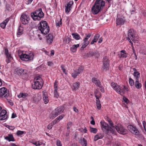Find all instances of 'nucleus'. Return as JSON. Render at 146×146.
I'll return each mask as SVG.
<instances>
[{
	"label": "nucleus",
	"mask_w": 146,
	"mask_h": 146,
	"mask_svg": "<svg viewBox=\"0 0 146 146\" xmlns=\"http://www.w3.org/2000/svg\"><path fill=\"white\" fill-rule=\"evenodd\" d=\"M53 40V36L50 34H49L46 37V41L47 43L50 44L52 42Z\"/></svg>",
	"instance_id": "obj_23"
},
{
	"label": "nucleus",
	"mask_w": 146,
	"mask_h": 146,
	"mask_svg": "<svg viewBox=\"0 0 146 146\" xmlns=\"http://www.w3.org/2000/svg\"><path fill=\"white\" fill-rule=\"evenodd\" d=\"M64 116V114H62L59 117H58L56 118V120L59 121L60 120L62 119L63 117Z\"/></svg>",
	"instance_id": "obj_44"
},
{
	"label": "nucleus",
	"mask_w": 146,
	"mask_h": 146,
	"mask_svg": "<svg viewBox=\"0 0 146 146\" xmlns=\"http://www.w3.org/2000/svg\"><path fill=\"white\" fill-rule=\"evenodd\" d=\"M28 96V94L26 93H20L19 95L18 96V97L19 98H26Z\"/></svg>",
	"instance_id": "obj_38"
},
{
	"label": "nucleus",
	"mask_w": 146,
	"mask_h": 146,
	"mask_svg": "<svg viewBox=\"0 0 146 146\" xmlns=\"http://www.w3.org/2000/svg\"><path fill=\"white\" fill-rule=\"evenodd\" d=\"M7 89L5 87H3L0 89V98L5 97L7 98L9 96V94L7 93Z\"/></svg>",
	"instance_id": "obj_13"
},
{
	"label": "nucleus",
	"mask_w": 146,
	"mask_h": 146,
	"mask_svg": "<svg viewBox=\"0 0 146 146\" xmlns=\"http://www.w3.org/2000/svg\"><path fill=\"white\" fill-rule=\"evenodd\" d=\"M111 86L119 94L121 95V93L123 94L124 93V91L121 89L120 86L118 85L117 83L113 82L111 84Z\"/></svg>",
	"instance_id": "obj_9"
},
{
	"label": "nucleus",
	"mask_w": 146,
	"mask_h": 146,
	"mask_svg": "<svg viewBox=\"0 0 146 146\" xmlns=\"http://www.w3.org/2000/svg\"><path fill=\"white\" fill-rule=\"evenodd\" d=\"M26 133L24 131H21L20 130L18 131L17 132V134L18 136H22L24 133Z\"/></svg>",
	"instance_id": "obj_41"
},
{
	"label": "nucleus",
	"mask_w": 146,
	"mask_h": 146,
	"mask_svg": "<svg viewBox=\"0 0 146 146\" xmlns=\"http://www.w3.org/2000/svg\"><path fill=\"white\" fill-rule=\"evenodd\" d=\"M84 44L82 45L81 48V49L82 50H83L84 48H85L89 44L87 42H84Z\"/></svg>",
	"instance_id": "obj_45"
},
{
	"label": "nucleus",
	"mask_w": 146,
	"mask_h": 146,
	"mask_svg": "<svg viewBox=\"0 0 146 146\" xmlns=\"http://www.w3.org/2000/svg\"><path fill=\"white\" fill-rule=\"evenodd\" d=\"M100 37V35L98 34H96L94 36V38L93 40L96 42L98 40V39Z\"/></svg>",
	"instance_id": "obj_43"
},
{
	"label": "nucleus",
	"mask_w": 146,
	"mask_h": 146,
	"mask_svg": "<svg viewBox=\"0 0 146 146\" xmlns=\"http://www.w3.org/2000/svg\"><path fill=\"white\" fill-rule=\"evenodd\" d=\"M100 88V90L102 92H104V88L100 86V87H99Z\"/></svg>",
	"instance_id": "obj_63"
},
{
	"label": "nucleus",
	"mask_w": 146,
	"mask_h": 146,
	"mask_svg": "<svg viewBox=\"0 0 146 146\" xmlns=\"http://www.w3.org/2000/svg\"><path fill=\"white\" fill-rule=\"evenodd\" d=\"M7 111L5 110H1L0 113V120H3L6 119L8 118Z\"/></svg>",
	"instance_id": "obj_17"
},
{
	"label": "nucleus",
	"mask_w": 146,
	"mask_h": 146,
	"mask_svg": "<svg viewBox=\"0 0 146 146\" xmlns=\"http://www.w3.org/2000/svg\"><path fill=\"white\" fill-rule=\"evenodd\" d=\"M58 121H58L57 120H56V119L55 120L53 121H52V123H51L53 125L54 124H56L57 122H58Z\"/></svg>",
	"instance_id": "obj_61"
},
{
	"label": "nucleus",
	"mask_w": 146,
	"mask_h": 146,
	"mask_svg": "<svg viewBox=\"0 0 146 146\" xmlns=\"http://www.w3.org/2000/svg\"><path fill=\"white\" fill-rule=\"evenodd\" d=\"M47 64L48 66L50 67H52L54 65L53 63L51 61H48L47 62Z\"/></svg>",
	"instance_id": "obj_54"
},
{
	"label": "nucleus",
	"mask_w": 146,
	"mask_h": 146,
	"mask_svg": "<svg viewBox=\"0 0 146 146\" xmlns=\"http://www.w3.org/2000/svg\"><path fill=\"white\" fill-rule=\"evenodd\" d=\"M105 2L103 0H96L92 8V12L94 15L99 13L105 6Z\"/></svg>",
	"instance_id": "obj_1"
},
{
	"label": "nucleus",
	"mask_w": 146,
	"mask_h": 146,
	"mask_svg": "<svg viewBox=\"0 0 146 146\" xmlns=\"http://www.w3.org/2000/svg\"><path fill=\"white\" fill-rule=\"evenodd\" d=\"M23 33V30L21 27H19L18 29V31L17 33V36L18 37H19Z\"/></svg>",
	"instance_id": "obj_32"
},
{
	"label": "nucleus",
	"mask_w": 146,
	"mask_h": 146,
	"mask_svg": "<svg viewBox=\"0 0 146 146\" xmlns=\"http://www.w3.org/2000/svg\"><path fill=\"white\" fill-rule=\"evenodd\" d=\"M127 39L132 45L133 44V43L131 42V40L135 42L137 41V38L135 36V33L134 30L133 29H131L129 30L127 33Z\"/></svg>",
	"instance_id": "obj_4"
},
{
	"label": "nucleus",
	"mask_w": 146,
	"mask_h": 146,
	"mask_svg": "<svg viewBox=\"0 0 146 146\" xmlns=\"http://www.w3.org/2000/svg\"><path fill=\"white\" fill-rule=\"evenodd\" d=\"M9 21V19H7L4 21H3L0 24V26L3 29H4L5 28L6 25L8 22Z\"/></svg>",
	"instance_id": "obj_30"
},
{
	"label": "nucleus",
	"mask_w": 146,
	"mask_h": 146,
	"mask_svg": "<svg viewBox=\"0 0 146 146\" xmlns=\"http://www.w3.org/2000/svg\"><path fill=\"white\" fill-rule=\"evenodd\" d=\"M125 21V19L123 17L117 18L116 20V24L117 25H122L124 24Z\"/></svg>",
	"instance_id": "obj_18"
},
{
	"label": "nucleus",
	"mask_w": 146,
	"mask_h": 146,
	"mask_svg": "<svg viewBox=\"0 0 146 146\" xmlns=\"http://www.w3.org/2000/svg\"><path fill=\"white\" fill-rule=\"evenodd\" d=\"M97 129L96 128H93L91 127H90L89 131L91 133H96L97 131Z\"/></svg>",
	"instance_id": "obj_39"
},
{
	"label": "nucleus",
	"mask_w": 146,
	"mask_h": 146,
	"mask_svg": "<svg viewBox=\"0 0 146 146\" xmlns=\"http://www.w3.org/2000/svg\"><path fill=\"white\" fill-rule=\"evenodd\" d=\"M57 83L58 82L56 81H55L54 85V90H58Z\"/></svg>",
	"instance_id": "obj_47"
},
{
	"label": "nucleus",
	"mask_w": 146,
	"mask_h": 146,
	"mask_svg": "<svg viewBox=\"0 0 146 146\" xmlns=\"http://www.w3.org/2000/svg\"><path fill=\"white\" fill-rule=\"evenodd\" d=\"M7 127L9 129L12 130H13L15 129V127H14L8 125Z\"/></svg>",
	"instance_id": "obj_62"
},
{
	"label": "nucleus",
	"mask_w": 146,
	"mask_h": 146,
	"mask_svg": "<svg viewBox=\"0 0 146 146\" xmlns=\"http://www.w3.org/2000/svg\"><path fill=\"white\" fill-rule=\"evenodd\" d=\"M5 139L8 140L9 142L15 141L14 137L12 134H8L7 136L5 137Z\"/></svg>",
	"instance_id": "obj_24"
},
{
	"label": "nucleus",
	"mask_w": 146,
	"mask_h": 146,
	"mask_svg": "<svg viewBox=\"0 0 146 146\" xmlns=\"http://www.w3.org/2000/svg\"><path fill=\"white\" fill-rule=\"evenodd\" d=\"M38 29L42 34L46 35L49 33L50 31L49 27L46 21H41L38 24Z\"/></svg>",
	"instance_id": "obj_2"
},
{
	"label": "nucleus",
	"mask_w": 146,
	"mask_h": 146,
	"mask_svg": "<svg viewBox=\"0 0 146 146\" xmlns=\"http://www.w3.org/2000/svg\"><path fill=\"white\" fill-rule=\"evenodd\" d=\"M5 52L4 53V54L6 55V56H7V55H8L10 54H10L9 53L8 50L7 49L5 48Z\"/></svg>",
	"instance_id": "obj_52"
},
{
	"label": "nucleus",
	"mask_w": 146,
	"mask_h": 146,
	"mask_svg": "<svg viewBox=\"0 0 146 146\" xmlns=\"http://www.w3.org/2000/svg\"><path fill=\"white\" fill-rule=\"evenodd\" d=\"M16 73L19 75H25L26 74L27 70L25 69L18 68L16 70Z\"/></svg>",
	"instance_id": "obj_15"
},
{
	"label": "nucleus",
	"mask_w": 146,
	"mask_h": 146,
	"mask_svg": "<svg viewBox=\"0 0 146 146\" xmlns=\"http://www.w3.org/2000/svg\"><path fill=\"white\" fill-rule=\"evenodd\" d=\"M43 83H40L38 81H35L34 84H33L32 87L33 88L35 89H40L43 86Z\"/></svg>",
	"instance_id": "obj_16"
},
{
	"label": "nucleus",
	"mask_w": 146,
	"mask_h": 146,
	"mask_svg": "<svg viewBox=\"0 0 146 146\" xmlns=\"http://www.w3.org/2000/svg\"><path fill=\"white\" fill-rule=\"evenodd\" d=\"M100 124L103 131L107 133L109 132V127L108 124L103 120L101 121Z\"/></svg>",
	"instance_id": "obj_12"
},
{
	"label": "nucleus",
	"mask_w": 146,
	"mask_h": 146,
	"mask_svg": "<svg viewBox=\"0 0 146 146\" xmlns=\"http://www.w3.org/2000/svg\"><path fill=\"white\" fill-rule=\"evenodd\" d=\"M56 145L57 146H62L61 142L59 140H58L57 141Z\"/></svg>",
	"instance_id": "obj_57"
},
{
	"label": "nucleus",
	"mask_w": 146,
	"mask_h": 146,
	"mask_svg": "<svg viewBox=\"0 0 146 146\" xmlns=\"http://www.w3.org/2000/svg\"><path fill=\"white\" fill-rule=\"evenodd\" d=\"M123 101L126 104H128L129 102V100L127 98L123 96Z\"/></svg>",
	"instance_id": "obj_49"
},
{
	"label": "nucleus",
	"mask_w": 146,
	"mask_h": 146,
	"mask_svg": "<svg viewBox=\"0 0 146 146\" xmlns=\"http://www.w3.org/2000/svg\"><path fill=\"white\" fill-rule=\"evenodd\" d=\"M73 38L76 40H78L80 39V36L79 35L76 33H74L72 34Z\"/></svg>",
	"instance_id": "obj_36"
},
{
	"label": "nucleus",
	"mask_w": 146,
	"mask_h": 146,
	"mask_svg": "<svg viewBox=\"0 0 146 146\" xmlns=\"http://www.w3.org/2000/svg\"><path fill=\"white\" fill-rule=\"evenodd\" d=\"M97 108L98 110H100L101 109V105L100 103H96Z\"/></svg>",
	"instance_id": "obj_56"
},
{
	"label": "nucleus",
	"mask_w": 146,
	"mask_h": 146,
	"mask_svg": "<svg viewBox=\"0 0 146 146\" xmlns=\"http://www.w3.org/2000/svg\"><path fill=\"white\" fill-rule=\"evenodd\" d=\"M129 82L130 85L132 86L134 84V81L131 78H129Z\"/></svg>",
	"instance_id": "obj_46"
},
{
	"label": "nucleus",
	"mask_w": 146,
	"mask_h": 146,
	"mask_svg": "<svg viewBox=\"0 0 146 146\" xmlns=\"http://www.w3.org/2000/svg\"><path fill=\"white\" fill-rule=\"evenodd\" d=\"M79 142L82 146H87V142L84 138H80L79 140Z\"/></svg>",
	"instance_id": "obj_22"
},
{
	"label": "nucleus",
	"mask_w": 146,
	"mask_h": 146,
	"mask_svg": "<svg viewBox=\"0 0 146 146\" xmlns=\"http://www.w3.org/2000/svg\"><path fill=\"white\" fill-rule=\"evenodd\" d=\"M62 19H60V21L58 20L56 21V26L60 27L62 24Z\"/></svg>",
	"instance_id": "obj_42"
},
{
	"label": "nucleus",
	"mask_w": 146,
	"mask_h": 146,
	"mask_svg": "<svg viewBox=\"0 0 146 146\" xmlns=\"http://www.w3.org/2000/svg\"><path fill=\"white\" fill-rule=\"evenodd\" d=\"M104 136L103 135L102 133H98L94 136V141H96L99 139H102L103 138Z\"/></svg>",
	"instance_id": "obj_26"
},
{
	"label": "nucleus",
	"mask_w": 146,
	"mask_h": 146,
	"mask_svg": "<svg viewBox=\"0 0 146 146\" xmlns=\"http://www.w3.org/2000/svg\"><path fill=\"white\" fill-rule=\"evenodd\" d=\"M103 70L105 71L108 70L109 67V60L107 56H105L103 59Z\"/></svg>",
	"instance_id": "obj_7"
},
{
	"label": "nucleus",
	"mask_w": 146,
	"mask_h": 146,
	"mask_svg": "<svg viewBox=\"0 0 146 146\" xmlns=\"http://www.w3.org/2000/svg\"><path fill=\"white\" fill-rule=\"evenodd\" d=\"M134 76L136 78V80L138 79L140 76V73L138 71L134 72L133 74Z\"/></svg>",
	"instance_id": "obj_40"
},
{
	"label": "nucleus",
	"mask_w": 146,
	"mask_h": 146,
	"mask_svg": "<svg viewBox=\"0 0 146 146\" xmlns=\"http://www.w3.org/2000/svg\"><path fill=\"white\" fill-rule=\"evenodd\" d=\"M34 54L32 53L29 54H22L20 56V58L23 61H29L32 60Z\"/></svg>",
	"instance_id": "obj_6"
},
{
	"label": "nucleus",
	"mask_w": 146,
	"mask_h": 146,
	"mask_svg": "<svg viewBox=\"0 0 146 146\" xmlns=\"http://www.w3.org/2000/svg\"><path fill=\"white\" fill-rule=\"evenodd\" d=\"M5 57L6 58V62L7 64L11 62L13 59V58L11 56V54L5 56Z\"/></svg>",
	"instance_id": "obj_29"
},
{
	"label": "nucleus",
	"mask_w": 146,
	"mask_h": 146,
	"mask_svg": "<svg viewBox=\"0 0 146 146\" xmlns=\"http://www.w3.org/2000/svg\"><path fill=\"white\" fill-rule=\"evenodd\" d=\"M44 15L41 8L36 10L31 14V18L34 21L40 20L44 17Z\"/></svg>",
	"instance_id": "obj_3"
},
{
	"label": "nucleus",
	"mask_w": 146,
	"mask_h": 146,
	"mask_svg": "<svg viewBox=\"0 0 146 146\" xmlns=\"http://www.w3.org/2000/svg\"><path fill=\"white\" fill-rule=\"evenodd\" d=\"M31 143L36 146H39L41 145V144H40L39 143H38V142L36 141L33 142H31Z\"/></svg>",
	"instance_id": "obj_55"
},
{
	"label": "nucleus",
	"mask_w": 146,
	"mask_h": 146,
	"mask_svg": "<svg viewBox=\"0 0 146 146\" xmlns=\"http://www.w3.org/2000/svg\"><path fill=\"white\" fill-rule=\"evenodd\" d=\"M115 126L116 125L114 126V125H113V126H110L109 127V131H110L112 133H114L115 132Z\"/></svg>",
	"instance_id": "obj_34"
},
{
	"label": "nucleus",
	"mask_w": 146,
	"mask_h": 146,
	"mask_svg": "<svg viewBox=\"0 0 146 146\" xmlns=\"http://www.w3.org/2000/svg\"><path fill=\"white\" fill-rule=\"evenodd\" d=\"M43 98L44 103L45 104H47L49 102V98L48 96V94L46 92L43 91Z\"/></svg>",
	"instance_id": "obj_20"
},
{
	"label": "nucleus",
	"mask_w": 146,
	"mask_h": 146,
	"mask_svg": "<svg viewBox=\"0 0 146 146\" xmlns=\"http://www.w3.org/2000/svg\"><path fill=\"white\" fill-rule=\"evenodd\" d=\"M35 81H38L40 83H43V80L42 78L40 76H37L34 79Z\"/></svg>",
	"instance_id": "obj_37"
},
{
	"label": "nucleus",
	"mask_w": 146,
	"mask_h": 146,
	"mask_svg": "<svg viewBox=\"0 0 146 146\" xmlns=\"http://www.w3.org/2000/svg\"><path fill=\"white\" fill-rule=\"evenodd\" d=\"M72 123L71 122H69L67 124V129H69L71 127L72 125Z\"/></svg>",
	"instance_id": "obj_51"
},
{
	"label": "nucleus",
	"mask_w": 146,
	"mask_h": 146,
	"mask_svg": "<svg viewBox=\"0 0 146 146\" xmlns=\"http://www.w3.org/2000/svg\"><path fill=\"white\" fill-rule=\"evenodd\" d=\"M91 34L89 33L88 34H86V37L84 39L83 41L84 42H87L88 43H89V42L88 41V39L91 36Z\"/></svg>",
	"instance_id": "obj_35"
},
{
	"label": "nucleus",
	"mask_w": 146,
	"mask_h": 146,
	"mask_svg": "<svg viewBox=\"0 0 146 146\" xmlns=\"http://www.w3.org/2000/svg\"><path fill=\"white\" fill-rule=\"evenodd\" d=\"M115 129L118 133L122 134H125L127 132L126 129H125L121 124H118L115 126Z\"/></svg>",
	"instance_id": "obj_10"
},
{
	"label": "nucleus",
	"mask_w": 146,
	"mask_h": 146,
	"mask_svg": "<svg viewBox=\"0 0 146 146\" xmlns=\"http://www.w3.org/2000/svg\"><path fill=\"white\" fill-rule=\"evenodd\" d=\"M84 69L83 67L81 66L78 69L74 70L72 74V76L74 78H76L78 75L81 73Z\"/></svg>",
	"instance_id": "obj_14"
},
{
	"label": "nucleus",
	"mask_w": 146,
	"mask_h": 146,
	"mask_svg": "<svg viewBox=\"0 0 146 146\" xmlns=\"http://www.w3.org/2000/svg\"><path fill=\"white\" fill-rule=\"evenodd\" d=\"M92 82L94 83L98 87H100L101 86V83L100 80L96 78H93L92 79Z\"/></svg>",
	"instance_id": "obj_25"
},
{
	"label": "nucleus",
	"mask_w": 146,
	"mask_h": 146,
	"mask_svg": "<svg viewBox=\"0 0 146 146\" xmlns=\"http://www.w3.org/2000/svg\"><path fill=\"white\" fill-rule=\"evenodd\" d=\"M80 85V83L79 82H74L73 84V89L74 90H77L79 88Z\"/></svg>",
	"instance_id": "obj_27"
},
{
	"label": "nucleus",
	"mask_w": 146,
	"mask_h": 146,
	"mask_svg": "<svg viewBox=\"0 0 146 146\" xmlns=\"http://www.w3.org/2000/svg\"><path fill=\"white\" fill-rule=\"evenodd\" d=\"M107 121L109 122L110 126H113V125H114L112 121L110 118H108Z\"/></svg>",
	"instance_id": "obj_48"
},
{
	"label": "nucleus",
	"mask_w": 146,
	"mask_h": 146,
	"mask_svg": "<svg viewBox=\"0 0 146 146\" xmlns=\"http://www.w3.org/2000/svg\"><path fill=\"white\" fill-rule=\"evenodd\" d=\"M135 87L138 89H140L142 86L141 84L139 83V82L138 79L136 80V81L135 82Z\"/></svg>",
	"instance_id": "obj_31"
},
{
	"label": "nucleus",
	"mask_w": 146,
	"mask_h": 146,
	"mask_svg": "<svg viewBox=\"0 0 146 146\" xmlns=\"http://www.w3.org/2000/svg\"><path fill=\"white\" fill-rule=\"evenodd\" d=\"M127 128L132 133L137 135H140V132L135 126H133L131 125H130L128 126Z\"/></svg>",
	"instance_id": "obj_8"
},
{
	"label": "nucleus",
	"mask_w": 146,
	"mask_h": 146,
	"mask_svg": "<svg viewBox=\"0 0 146 146\" xmlns=\"http://www.w3.org/2000/svg\"><path fill=\"white\" fill-rule=\"evenodd\" d=\"M64 107L63 106H59L53 111L50 115V117L54 118L60 113H62L64 110Z\"/></svg>",
	"instance_id": "obj_5"
},
{
	"label": "nucleus",
	"mask_w": 146,
	"mask_h": 146,
	"mask_svg": "<svg viewBox=\"0 0 146 146\" xmlns=\"http://www.w3.org/2000/svg\"><path fill=\"white\" fill-rule=\"evenodd\" d=\"M89 54L92 56H94L96 58L99 57L100 54L98 51L97 50H92L90 51L89 52Z\"/></svg>",
	"instance_id": "obj_21"
},
{
	"label": "nucleus",
	"mask_w": 146,
	"mask_h": 146,
	"mask_svg": "<svg viewBox=\"0 0 146 146\" xmlns=\"http://www.w3.org/2000/svg\"><path fill=\"white\" fill-rule=\"evenodd\" d=\"M20 19L21 22L24 25L27 24L29 20V16L24 13L22 14Z\"/></svg>",
	"instance_id": "obj_11"
},
{
	"label": "nucleus",
	"mask_w": 146,
	"mask_h": 146,
	"mask_svg": "<svg viewBox=\"0 0 146 146\" xmlns=\"http://www.w3.org/2000/svg\"><path fill=\"white\" fill-rule=\"evenodd\" d=\"M66 42L67 44H69L70 41V38L69 37L66 38Z\"/></svg>",
	"instance_id": "obj_60"
},
{
	"label": "nucleus",
	"mask_w": 146,
	"mask_h": 146,
	"mask_svg": "<svg viewBox=\"0 0 146 146\" xmlns=\"http://www.w3.org/2000/svg\"><path fill=\"white\" fill-rule=\"evenodd\" d=\"M53 125L51 123L48 126V127H47L48 129H51L52 128Z\"/></svg>",
	"instance_id": "obj_59"
},
{
	"label": "nucleus",
	"mask_w": 146,
	"mask_h": 146,
	"mask_svg": "<svg viewBox=\"0 0 146 146\" xmlns=\"http://www.w3.org/2000/svg\"><path fill=\"white\" fill-rule=\"evenodd\" d=\"M119 57L120 58H125L127 56V54L125 52L124 50H122L120 52Z\"/></svg>",
	"instance_id": "obj_28"
},
{
	"label": "nucleus",
	"mask_w": 146,
	"mask_h": 146,
	"mask_svg": "<svg viewBox=\"0 0 146 146\" xmlns=\"http://www.w3.org/2000/svg\"><path fill=\"white\" fill-rule=\"evenodd\" d=\"M95 97L96 98V103H100V100L99 98H98V96H97V95H96Z\"/></svg>",
	"instance_id": "obj_58"
},
{
	"label": "nucleus",
	"mask_w": 146,
	"mask_h": 146,
	"mask_svg": "<svg viewBox=\"0 0 146 146\" xmlns=\"http://www.w3.org/2000/svg\"><path fill=\"white\" fill-rule=\"evenodd\" d=\"M73 110L76 113H78V110L77 108H76L74 107L73 108Z\"/></svg>",
	"instance_id": "obj_64"
},
{
	"label": "nucleus",
	"mask_w": 146,
	"mask_h": 146,
	"mask_svg": "<svg viewBox=\"0 0 146 146\" xmlns=\"http://www.w3.org/2000/svg\"><path fill=\"white\" fill-rule=\"evenodd\" d=\"M79 46V44L73 45L70 48L71 50L73 52H75L77 48Z\"/></svg>",
	"instance_id": "obj_33"
},
{
	"label": "nucleus",
	"mask_w": 146,
	"mask_h": 146,
	"mask_svg": "<svg viewBox=\"0 0 146 146\" xmlns=\"http://www.w3.org/2000/svg\"><path fill=\"white\" fill-rule=\"evenodd\" d=\"M61 68L62 70L63 71V72L66 74V70L64 68V66L63 65H61Z\"/></svg>",
	"instance_id": "obj_53"
},
{
	"label": "nucleus",
	"mask_w": 146,
	"mask_h": 146,
	"mask_svg": "<svg viewBox=\"0 0 146 146\" xmlns=\"http://www.w3.org/2000/svg\"><path fill=\"white\" fill-rule=\"evenodd\" d=\"M54 96L57 98H58L59 96L57 90H54Z\"/></svg>",
	"instance_id": "obj_50"
},
{
	"label": "nucleus",
	"mask_w": 146,
	"mask_h": 146,
	"mask_svg": "<svg viewBox=\"0 0 146 146\" xmlns=\"http://www.w3.org/2000/svg\"><path fill=\"white\" fill-rule=\"evenodd\" d=\"M73 3V1H70L67 4V5L65 6V12L68 13L71 10L72 6Z\"/></svg>",
	"instance_id": "obj_19"
}]
</instances>
